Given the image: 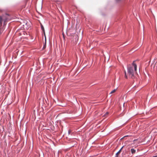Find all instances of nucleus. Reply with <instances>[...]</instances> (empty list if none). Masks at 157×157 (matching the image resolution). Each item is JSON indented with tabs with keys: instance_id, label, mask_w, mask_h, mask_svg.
I'll use <instances>...</instances> for the list:
<instances>
[{
	"instance_id": "1",
	"label": "nucleus",
	"mask_w": 157,
	"mask_h": 157,
	"mask_svg": "<svg viewBox=\"0 0 157 157\" xmlns=\"http://www.w3.org/2000/svg\"><path fill=\"white\" fill-rule=\"evenodd\" d=\"M133 61L132 66L128 65L127 67L128 72L129 76L132 79L135 78V73L136 72L137 66Z\"/></svg>"
},
{
	"instance_id": "2",
	"label": "nucleus",
	"mask_w": 157,
	"mask_h": 157,
	"mask_svg": "<svg viewBox=\"0 0 157 157\" xmlns=\"http://www.w3.org/2000/svg\"><path fill=\"white\" fill-rule=\"evenodd\" d=\"M8 16L9 15L8 14H6L5 15L0 16V27L2 25L3 21H4L3 25H6V22L8 19L7 16Z\"/></svg>"
},
{
	"instance_id": "3",
	"label": "nucleus",
	"mask_w": 157,
	"mask_h": 157,
	"mask_svg": "<svg viewBox=\"0 0 157 157\" xmlns=\"http://www.w3.org/2000/svg\"><path fill=\"white\" fill-rule=\"evenodd\" d=\"M5 25H3V26L2 27V25L1 26V27H0V35L3 32L4 29H5Z\"/></svg>"
},
{
	"instance_id": "4",
	"label": "nucleus",
	"mask_w": 157,
	"mask_h": 157,
	"mask_svg": "<svg viewBox=\"0 0 157 157\" xmlns=\"http://www.w3.org/2000/svg\"><path fill=\"white\" fill-rule=\"evenodd\" d=\"M123 147H122V148L119 150V151L117 152V153L116 154V157H118V156L120 154V153L121 152V150L122 149Z\"/></svg>"
},
{
	"instance_id": "5",
	"label": "nucleus",
	"mask_w": 157,
	"mask_h": 157,
	"mask_svg": "<svg viewBox=\"0 0 157 157\" xmlns=\"http://www.w3.org/2000/svg\"><path fill=\"white\" fill-rule=\"evenodd\" d=\"M131 153L132 154H134L135 153L136 150L133 148L131 149Z\"/></svg>"
},
{
	"instance_id": "6",
	"label": "nucleus",
	"mask_w": 157,
	"mask_h": 157,
	"mask_svg": "<svg viewBox=\"0 0 157 157\" xmlns=\"http://www.w3.org/2000/svg\"><path fill=\"white\" fill-rule=\"evenodd\" d=\"M46 47V39L45 38V43L44 44V47H43V49H44Z\"/></svg>"
},
{
	"instance_id": "7",
	"label": "nucleus",
	"mask_w": 157,
	"mask_h": 157,
	"mask_svg": "<svg viewBox=\"0 0 157 157\" xmlns=\"http://www.w3.org/2000/svg\"><path fill=\"white\" fill-rule=\"evenodd\" d=\"M116 91V89H114V90H112L110 93V94H113L114 93H115Z\"/></svg>"
},
{
	"instance_id": "8",
	"label": "nucleus",
	"mask_w": 157,
	"mask_h": 157,
	"mask_svg": "<svg viewBox=\"0 0 157 157\" xmlns=\"http://www.w3.org/2000/svg\"><path fill=\"white\" fill-rule=\"evenodd\" d=\"M41 29H42V30L44 32V27L42 25H41Z\"/></svg>"
},
{
	"instance_id": "9",
	"label": "nucleus",
	"mask_w": 157,
	"mask_h": 157,
	"mask_svg": "<svg viewBox=\"0 0 157 157\" xmlns=\"http://www.w3.org/2000/svg\"><path fill=\"white\" fill-rule=\"evenodd\" d=\"M124 73H125V78H127V76L126 75V72L125 71H124Z\"/></svg>"
},
{
	"instance_id": "10",
	"label": "nucleus",
	"mask_w": 157,
	"mask_h": 157,
	"mask_svg": "<svg viewBox=\"0 0 157 157\" xmlns=\"http://www.w3.org/2000/svg\"><path fill=\"white\" fill-rule=\"evenodd\" d=\"M109 114L108 112H106L104 115V116H105L106 115H108Z\"/></svg>"
},
{
	"instance_id": "11",
	"label": "nucleus",
	"mask_w": 157,
	"mask_h": 157,
	"mask_svg": "<svg viewBox=\"0 0 157 157\" xmlns=\"http://www.w3.org/2000/svg\"><path fill=\"white\" fill-rule=\"evenodd\" d=\"M157 157V155L153 156V157Z\"/></svg>"
},
{
	"instance_id": "12",
	"label": "nucleus",
	"mask_w": 157,
	"mask_h": 157,
	"mask_svg": "<svg viewBox=\"0 0 157 157\" xmlns=\"http://www.w3.org/2000/svg\"><path fill=\"white\" fill-rule=\"evenodd\" d=\"M70 131H68V133H69V134H70Z\"/></svg>"
},
{
	"instance_id": "13",
	"label": "nucleus",
	"mask_w": 157,
	"mask_h": 157,
	"mask_svg": "<svg viewBox=\"0 0 157 157\" xmlns=\"http://www.w3.org/2000/svg\"><path fill=\"white\" fill-rule=\"evenodd\" d=\"M120 0H116L117 2L119 1Z\"/></svg>"
}]
</instances>
